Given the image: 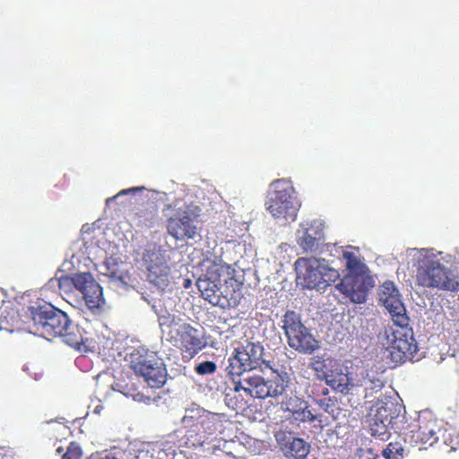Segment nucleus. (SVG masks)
Wrapping results in <instances>:
<instances>
[{"instance_id": "28", "label": "nucleus", "mask_w": 459, "mask_h": 459, "mask_svg": "<svg viewBox=\"0 0 459 459\" xmlns=\"http://www.w3.org/2000/svg\"><path fill=\"white\" fill-rule=\"evenodd\" d=\"M271 378L266 380V398H276L282 395L290 382V378L287 373L280 374L274 371Z\"/></svg>"}, {"instance_id": "17", "label": "nucleus", "mask_w": 459, "mask_h": 459, "mask_svg": "<svg viewBox=\"0 0 459 459\" xmlns=\"http://www.w3.org/2000/svg\"><path fill=\"white\" fill-rule=\"evenodd\" d=\"M393 403H380L369 420L370 433L373 437L385 440L389 437V425L396 417Z\"/></svg>"}, {"instance_id": "21", "label": "nucleus", "mask_w": 459, "mask_h": 459, "mask_svg": "<svg viewBox=\"0 0 459 459\" xmlns=\"http://www.w3.org/2000/svg\"><path fill=\"white\" fill-rule=\"evenodd\" d=\"M357 383L355 373L349 372L347 368H344L341 364L325 382L333 391L344 396L352 394Z\"/></svg>"}, {"instance_id": "19", "label": "nucleus", "mask_w": 459, "mask_h": 459, "mask_svg": "<svg viewBox=\"0 0 459 459\" xmlns=\"http://www.w3.org/2000/svg\"><path fill=\"white\" fill-rule=\"evenodd\" d=\"M324 233L318 225L306 222L298 230L297 243L306 253H316L324 242Z\"/></svg>"}, {"instance_id": "5", "label": "nucleus", "mask_w": 459, "mask_h": 459, "mask_svg": "<svg viewBox=\"0 0 459 459\" xmlns=\"http://www.w3.org/2000/svg\"><path fill=\"white\" fill-rule=\"evenodd\" d=\"M266 210L277 221L290 223L296 221L300 203L289 179L273 180L270 185L265 203Z\"/></svg>"}, {"instance_id": "22", "label": "nucleus", "mask_w": 459, "mask_h": 459, "mask_svg": "<svg viewBox=\"0 0 459 459\" xmlns=\"http://www.w3.org/2000/svg\"><path fill=\"white\" fill-rule=\"evenodd\" d=\"M233 389L236 392L243 390L255 398H266V380L256 374H247L238 381H234Z\"/></svg>"}, {"instance_id": "43", "label": "nucleus", "mask_w": 459, "mask_h": 459, "mask_svg": "<svg viewBox=\"0 0 459 459\" xmlns=\"http://www.w3.org/2000/svg\"><path fill=\"white\" fill-rule=\"evenodd\" d=\"M189 285V280H186V284H185V287H187Z\"/></svg>"}, {"instance_id": "35", "label": "nucleus", "mask_w": 459, "mask_h": 459, "mask_svg": "<svg viewBox=\"0 0 459 459\" xmlns=\"http://www.w3.org/2000/svg\"><path fill=\"white\" fill-rule=\"evenodd\" d=\"M216 363L210 360L197 364L195 368V372L201 376L213 374L216 371Z\"/></svg>"}, {"instance_id": "9", "label": "nucleus", "mask_w": 459, "mask_h": 459, "mask_svg": "<svg viewBox=\"0 0 459 459\" xmlns=\"http://www.w3.org/2000/svg\"><path fill=\"white\" fill-rule=\"evenodd\" d=\"M131 368L137 376L143 377L152 388H160L167 381V368L163 359L156 352L138 350L134 355Z\"/></svg>"}, {"instance_id": "2", "label": "nucleus", "mask_w": 459, "mask_h": 459, "mask_svg": "<svg viewBox=\"0 0 459 459\" xmlns=\"http://www.w3.org/2000/svg\"><path fill=\"white\" fill-rule=\"evenodd\" d=\"M186 429L184 444L188 448L199 447L224 434L231 421L224 414L213 413L203 408H192L182 418Z\"/></svg>"}, {"instance_id": "39", "label": "nucleus", "mask_w": 459, "mask_h": 459, "mask_svg": "<svg viewBox=\"0 0 459 459\" xmlns=\"http://www.w3.org/2000/svg\"><path fill=\"white\" fill-rule=\"evenodd\" d=\"M125 394L127 396H132V398L134 401L139 402V403H149L151 401V397L146 396L140 392H135L134 390H133L132 392L130 390H128Z\"/></svg>"}, {"instance_id": "29", "label": "nucleus", "mask_w": 459, "mask_h": 459, "mask_svg": "<svg viewBox=\"0 0 459 459\" xmlns=\"http://www.w3.org/2000/svg\"><path fill=\"white\" fill-rule=\"evenodd\" d=\"M157 211L154 207L138 208L129 215V220L137 227L151 228L153 226Z\"/></svg>"}, {"instance_id": "27", "label": "nucleus", "mask_w": 459, "mask_h": 459, "mask_svg": "<svg viewBox=\"0 0 459 459\" xmlns=\"http://www.w3.org/2000/svg\"><path fill=\"white\" fill-rule=\"evenodd\" d=\"M286 457L291 459H306L310 451V445L300 437H290L281 445Z\"/></svg>"}, {"instance_id": "4", "label": "nucleus", "mask_w": 459, "mask_h": 459, "mask_svg": "<svg viewBox=\"0 0 459 459\" xmlns=\"http://www.w3.org/2000/svg\"><path fill=\"white\" fill-rule=\"evenodd\" d=\"M394 326L385 332L387 347L386 363L395 368L408 359H412L418 351V344L409 326L410 318L405 315V322L394 318Z\"/></svg>"}, {"instance_id": "41", "label": "nucleus", "mask_w": 459, "mask_h": 459, "mask_svg": "<svg viewBox=\"0 0 459 459\" xmlns=\"http://www.w3.org/2000/svg\"><path fill=\"white\" fill-rule=\"evenodd\" d=\"M189 285V280H186V284H185V287H187Z\"/></svg>"}, {"instance_id": "25", "label": "nucleus", "mask_w": 459, "mask_h": 459, "mask_svg": "<svg viewBox=\"0 0 459 459\" xmlns=\"http://www.w3.org/2000/svg\"><path fill=\"white\" fill-rule=\"evenodd\" d=\"M158 323L163 334H166L167 341L170 342L175 340L178 334L182 320L180 317L174 314L169 313L168 310H161L158 314Z\"/></svg>"}, {"instance_id": "36", "label": "nucleus", "mask_w": 459, "mask_h": 459, "mask_svg": "<svg viewBox=\"0 0 459 459\" xmlns=\"http://www.w3.org/2000/svg\"><path fill=\"white\" fill-rule=\"evenodd\" d=\"M319 407L328 414L333 415L335 401L332 398H324L316 401Z\"/></svg>"}, {"instance_id": "33", "label": "nucleus", "mask_w": 459, "mask_h": 459, "mask_svg": "<svg viewBox=\"0 0 459 459\" xmlns=\"http://www.w3.org/2000/svg\"><path fill=\"white\" fill-rule=\"evenodd\" d=\"M403 447L398 443H389L387 446L383 449L382 455L385 459H399L403 455Z\"/></svg>"}, {"instance_id": "16", "label": "nucleus", "mask_w": 459, "mask_h": 459, "mask_svg": "<svg viewBox=\"0 0 459 459\" xmlns=\"http://www.w3.org/2000/svg\"><path fill=\"white\" fill-rule=\"evenodd\" d=\"M437 420L429 413H420L411 430V440L415 444L433 446L438 440Z\"/></svg>"}, {"instance_id": "13", "label": "nucleus", "mask_w": 459, "mask_h": 459, "mask_svg": "<svg viewBox=\"0 0 459 459\" xmlns=\"http://www.w3.org/2000/svg\"><path fill=\"white\" fill-rule=\"evenodd\" d=\"M309 403L304 398L297 395H290L286 397L281 403V408L283 411L288 412L295 421L306 423H315V427L323 429L325 424L322 416L315 414L309 409Z\"/></svg>"}, {"instance_id": "20", "label": "nucleus", "mask_w": 459, "mask_h": 459, "mask_svg": "<svg viewBox=\"0 0 459 459\" xmlns=\"http://www.w3.org/2000/svg\"><path fill=\"white\" fill-rule=\"evenodd\" d=\"M380 299L389 311L392 319L397 318L400 322H405L406 309L400 299L399 292L394 282L385 281L381 287Z\"/></svg>"}, {"instance_id": "31", "label": "nucleus", "mask_w": 459, "mask_h": 459, "mask_svg": "<svg viewBox=\"0 0 459 459\" xmlns=\"http://www.w3.org/2000/svg\"><path fill=\"white\" fill-rule=\"evenodd\" d=\"M58 337H61L65 343L78 351H81L82 346H83V338L80 329L77 325H72L70 320L67 329Z\"/></svg>"}, {"instance_id": "14", "label": "nucleus", "mask_w": 459, "mask_h": 459, "mask_svg": "<svg viewBox=\"0 0 459 459\" xmlns=\"http://www.w3.org/2000/svg\"><path fill=\"white\" fill-rule=\"evenodd\" d=\"M374 286L371 276H345L335 288L353 303H364Z\"/></svg>"}, {"instance_id": "18", "label": "nucleus", "mask_w": 459, "mask_h": 459, "mask_svg": "<svg viewBox=\"0 0 459 459\" xmlns=\"http://www.w3.org/2000/svg\"><path fill=\"white\" fill-rule=\"evenodd\" d=\"M75 282L90 309L99 308L104 303L102 288L90 273H76Z\"/></svg>"}, {"instance_id": "3", "label": "nucleus", "mask_w": 459, "mask_h": 459, "mask_svg": "<svg viewBox=\"0 0 459 459\" xmlns=\"http://www.w3.org/2000/svg\"><path fill=\"white\" fill-rule=\"evenodd\" d=\"M415 266L417 285L450 292L459 290V277L432 252L421 249Z\"/></svg>"}, {"instance_id": "11", "label": "nucleus", "mask_w": 459, "mask_h": 459, "mask_svg": "<svg viewBox=\"0 0 459 459\" xmlns=\"http://www.w3.org/2000/svg\"><path fill=\"white\" fill-rule=\"evenodd\" d=\"M170 343L178 346L184 359L190 360L207 345L204 333L188 323H182L178 334Z\"/></svg>"}, {"instance_id": "10", "label": "nucleus", "mask_w": 459, "mask_h": 459, "mask_svg": "<svg viewBox=\"0 0 459 459\" xmlns=\"http://www.w3.org/2000/svg\"><path fill=\"white\" fill-rule=\"evenodd\" d=\"M263 354L264 346L259 342H247L245 345L235 349V354L229 359L228 375L232 378L241 377L245 372L261 367L263 363L272 368L269 362L263 359Z\"/></svg>"}, {"instance_id": "15", "label": "nucleus", "mask_w": 459, "mask_h": 459, "mask_svg": "<svg viewBox=\"0 0 459 459\" xmlns=\"http://www.w3.org/2000/svg\"><path fill=\"white\" fill-rule=\"evenodd\" d=\"M147 279L159 289L164 290L170 282V267L165 257L157 252H148L144 255Z\"/></svg>"}, {"instance_id": "42", "label": "nucleus", "mask_w": 459, "mask_h": 459, "mask_svg": "<svg viewBox=\"0 0 459 459\" xmlns=\"http://www.w3.org/2000/svg\"><path fill=\"white\" fill-rule=\"evenodd\" d=\"M189 285V280H186V284H185V287H187Z\"/></svg>"}, {"instance_id": "30", "label": "nucleus", "mask_w": 459, "mask_h": 459, "mask_svg": "<svg viewBox=\"0 0 459 459\" xmlns=\"http://www.w3.org/2000/svg\"><path fill=\"white\" fill-rule=\"evenodd\" d=\"M346 261V276H370L368 266L352 252L344 251L342 254Z\"/></svg>"}, {"instance_id": "40", "label": "nucleus", "mask_w": 459, "mask_h": 459, "mask_svg": "<svg viewBox=\"0 0 459 459\" xmlns=\"http://www.w3.org/2000/svg\"><path fill=\"white\" fill-rule=\"evenodd\" d=\"M63 450H64L63 447L59 446V447L56 448V453L57 454H61L63 452Z\"/></svg>"}, {"instance_id": "1", "label": "nucleus", "mask_w": 459, "mask_h": 459, "mask_svg": "<svg viewBox=\"0 0 459 459\" xmlns=\"http://www.w3.org/2000/svg\"><path fill=\"white\" fill-rule=\"evenodd\" d=\"M205 273L196 284L201 296L213 306L237 305L242 283L235 278V269L220 257L207 258Z\"/></svg>"}, {"instance_id": "34", "label": "nucleus", "mask_w": 459, "mask_h": 459, "mask_svg": "<svg viewBox=\"0 0 459 459\" xmlns=\"http://www.w3.org/2000/svg\"><path fill=\"white\" fill-rule=\"evenodd\" d=\"M82 447L75 442H71L66 449V452L62 455L61 459H82Z\"/></svg>"}, {"instance_id": "23", "label": "nucleus", "mask_w": 459, "mask_h": 459, "mask_svg": "<svg viewBox=\"0 0 459 459\" xmlns=\"http://www.w3.org/2000/svg\"><path fill=\"white\" fill-rule=\"evenodd\" d=\"M340 363L331 356L316 355L310 359L309 368L314 371L316 377L326 382L338 368Z\"/></svg>"}, {"instance_id": "7", "label": "nucleus", "mask_w": 459, "mask_h": 459, "mask_svg": "<svg viewBox=\"0 0 459 459\" xmlns=\"http://www.w3.org/2000/svg\"><path fill=\"white\" fill-rule=\"evenodd\" d=\"M30 312L33 322L31 332L47 340L58 337L67 329V315L50 304L30 307Z\"/></svg>"}, {"instance_id": "38", "label": "nucleus", "mask_w": 459, "mask_h": 459, "mask_svg": "<svg viewBox=\"0 0 459 459\" xmlns=\"http://www.w3.org/2000/svg\"><path fill=\"white\" fill-rule=\"evenodd\" d=\"M145 189L144 186H135V187H130L126 189H123L119 191L116 195L109 197L107 199L106 203L108 204L111 201L116 200L117 198L128 195V194H135L137 192H142Z\"/></svg>"}, {"instance_id": "37", "label": "nucleus", "mask_w": 459, "mask_h": 459, "mask_svg": "<svg viewBox=\"0 0 459 459\" xmlns=\"http://www.w3.org/2000/svg\"><path fill=\"white\" fill-rule=\"evenodd\" d=\"M72 286L76 289L75 274L72 277L65 275L58 279V287L60 290H70Z\"/></svg>"}, {"instance_id": "8", "label": "nucleus", "mask_w": 459, "mask_h": 459, "mask_svg": "<svg viewBox=\"0 0 459 459\" xmlns=\"http://www.w3.org/2000/svg\"><path fill=\"white\" fill-rule=\"evenodd\" d=\"M281 323V329L286 336L288 345L291 349L303 354H312L319 349V341L302 323L299 314L293 310H288L283 315Z\"/></svg>"}, {"instance_id": "32", "label": "nucleus", "mask_w": 459, "mask_h": 459, "mask_svg": "<svg viewBox=\"0 0 459 459\" xmlns=\"http://www.w3.org/2000/svg\"><path fill=\"white\" fill-rule=\"evenodd\" d=\"M177 452V446L174 442L164 441L157 443L152 451L153 459H174Z\"/></svg>"}, {"instance_id": "6", "label": "nucleus", "mask_w": 459, "mask_h": 459, "mask_svg": "<svg viewBox=\"0 0 459 459\" xmlns=\"http://www.w3.org/2000/svg\"><path fill=\"white\" fill-rule=\"evenodd\" d=\"M315 257H299L295 262L297 281L305 289L325 290L336 281L340 273Z\"/></svg>"}, {"instance_id": "24", "label": "nucleus", "mask_w": 459, "mask_h": 459, "mask_svg": "<svg viewBox=\"0 0 459 459\" xmlns=\"http://www.w3.org/2000/svg\"><path fill=\"white\" fill-rule=\"evenodd\" d=\"M355 376L358 382L355 385V389L363 387L365 397L380 391L385 385L382 377L373 369L361 368L359 372H355Z\"/></svg>"}, {"instance_id": "12", "label": "nucleus", "mask_w": 459, "mask_h": 459, "mask_svg": "<svg viewBox=\"0 0 459 459\" xmlns=\"http://www.w3.org/2000/svg\"><path fill=\"white\" fill-rule=\"evenodd\" d=\"M196 216L187 207L179 208L174 216L167 220L168 233L178 240L194 238L197 234V227L195 224Z\"/></svg>"}, {"instance_id": "26", "label": "nucleus", "mask_w": 459, "mask_h": 459, "mask_svg": "<svg viewBox=\"0 0 459 459\" xmlns=\"http://www.w3.org/2000/svg\"><path fill=\"white\" fill-rule=\"evenodd\" d=\"M158 323L163 334H166L167 341L170 342L175 340L178 334L182 320L180 317L174 314L169 313L168 310H161L158 314Z\"/></svg>"}]
</instances>
